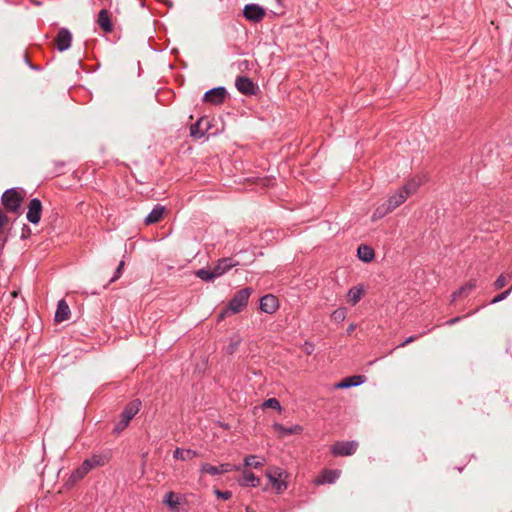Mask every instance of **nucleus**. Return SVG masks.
Wrapping results in <instances>:
<instances>
[{"mask_svg": "<svg viewBox=\"0 0 512 512\" xmlns=\"http://www.w3.org/2000/svg\"><path fill=\"white\" fill-rule=\"evenodd\" d=\"M251 293L252 289L248 287L236 292V294L230 300L227 308L219 314L218 319L223 320L229 314H236L241 312L247 306Z\"/></svg>", "mask_w": 512, "mask_h": 512, "instance_id": "nucleus-1", "label": "nucleus"}, {"mask_svg": "<svg viewBox=\"0 0 512 512\" xmlns=\"http://www.w3.org/2000/svg\"><path fill=\"white\" fill-rule=\"evenodd\" d=\"M105 460L101 456H93L90 459H86L79 468L72 472L66 485L68 487L73 486L79 480L84 478L94 467L104 465Z\"/></svg>", "mask_w": 512, "mask_h": 512, "instance_id": "nucleus-2", "label": "nucleus"}, {"mask_svg": "<svg viewBox=\"0 0 512 512\" xmlns=\"http://www.w3.org/2000/svg\"><path fill=\"white\" fill-rule=\"evenodd\" d=\"M266 476L276 493L280 494L287 489V473L283 469L272 467L266 471Z\"/></svg>", "mask_w": 512, "mask_h": 512, "instance_id": "nucleus-3", "label": "nucleus"}, {"mask_svg": "<svg viewBox=\"0 0 512 512\" xmlns=\"http://www.w3.org/2000/svg\"><path fill=\"white\" fill-rule=\"evenodd\" d=\"M241 466L234 465L231 463H222L219 466H214L209 463H203L200 467V472L202 474H209L212 476H216L219 474H224L232 471H240Z\"/></svg>", "mask_w": 512, "mask_h": 512, "instance_id": "nucleus-4", "label": "nucleus"}, {"mask_svg": "<svg viewBox=\"0 0 512 512\" xmlns=\"http://www.w3.org/2000/svg\"><path fill=\"white\" fill-rule=\"evenodd\" d=\"M22 197L16 189H8L2 195V203L10 212H16L21 203Z\"/></svg>", "mask_w": 512, "mask_h": 512, "instance_id": "nucleus-5", "label": "nucleus"}, {"mask_svg": "<svg viewBox=\"0 0 512 512\" xmlns=\"http://www.w3.org/2000/svg\"><path fill=\"white\" fill-rule=\"evenodd\" d=\"M243 15L249 21L259 22L265 17L266 12L265 9L258 4H247L244 6Z\"/></svg>", "mask_w": 512, "mask_h": 512, "instance_id": "nucleus-6", "label": "nucleus"}, {"mask_svg": "<svg viewBox=\"0 0 512 512\" xmlns=\"http://www.w3.org/2000/svg\"><path fill=\"white\" fill-rule=\"evenodd\" d=\"M141 402L139 400H133L124 409L121 414L120 424L122 428H126L132 418L139 412Z\"/></svg>", "mask_w": 512, "mask_h": 512, "instance_id": "nucleus-7", "label": "nucleus"}, {"mask_svg": "<svg viewBox=\"0 0 512 512\" xmlns=\"http://www.w3.org/2000/svg\"><path fill=\"white\" fill-rule=\"evenodd\" d=\"M341 475V471L338 469H324L319 476L315 479L316 485L333 484Z\"/></svg>", "mask_w": 512, "mask_h": 512, "instance_id": "nucleus-8", "label": "nucleus"}, {"mask_svg": "<svg viewBox=\"0 0 512 512\" xmlns=\"http://www.w3.org/2000/svg\"><path fill=\"white\" fill-rule=\"evenodd\" d=\"M56 47L63 52L70 48L72 43V34L67 28H61L55 38Z\"/></svg>", "mask_w": 512, "mask_h": 512, "instance_id": "nucleus-9", "label": "nucleus"}, {"mask_svg": "<svg viewBox=\"0 0 512 512\" xmlns=\"http://www.w3.org/2000/svg\"><path fill=\"white\" fill-rule=\"evenodd\" d=\"M227 95V91L224 87H216L210 89L204 94V101L211 104H221Z\"/></svg>", "mask_w": 512, "mask_h": 512, "instance_id": "nucleus-10", "label": "nucleus"}, {"mask_svg": "<svg viewBox=\"0 0 512 512\" xmlns=\"http://www.w3.org/2000/svg\"><path fill=\"white\" fill-rule=\"evenodd\" d=\"M42 204L37 198L30 200L28 205L27 219L33 224H37L41 219Z\"/></svg>", "mask_w": 512, "mask_h": 512, "instance_id": "nucleus-11", "label": "nucleus"}, {"mask_svg": "<svg viewBox=\"0 0 512 512\" xmlns=\"http://www.w3.org/2000/svg\"><path fill=\"white\" fill-rule=\"evenodd\" d=\"M238 265V262L235 261L233 258H222L218 260V262L213 267L214 273L216 277H220L227 273L231 268Z\"/></svg>", "mask_w": 512, "mask_h": 512, "instance_id": "nucleus-12", "label": "nucleus"}, {"mask_svg": "<svg viewBox=\"0 0 512 512\" xmlns=\"http://www.w3.org/2000/svg\"><path fill=\"white\" fill-rule=\"evenodd\" d=\"M209 119L200 118L197 122L191 125L190 135L194 138H201L209 130Z\"/></svg>", "mask_w": 512, "mask_h": 512, "instance_id": "nucleus-13", "label": "nucleus"}, {"mask_svg": "<svg viewBox=\"0 0 512 512\" xmlns=\"http://www.w3.org/2000/svg\"><path fill=\"white\" fill-rule=\"evenodd\" d=\"M272 427H273L274 431L277 432L278 437H280V438L288 436V435H293V434H301L303 431L302 426L297 425V424L292 425L290 427H285L282 424L275 422Z\"/></svg>", "mask_w": 512, "mask_h": 512, "instance_id": "nucleus-14", "label": "nucleus"}, {"mask_svg": "<svg viewBox=\"0 0 512 512\" xmlns=\"http://www.w3.org/2000/svg\"><path fill=\"white\" fill-rule=\"evenodd\" d=\"M242 471V476L238 479V483L242 487H257L260 485V478L257 477L253 472L248 470Z\"/></svg>", "mask_w": 512, "mask_h": 512, "instance_id": "nucleus-15", "label": "nucleus"}, {"mask_svg": "<svg viewBox=\"0 0 512 512\" xmlns=\"http://www.w3.org/2000/svg\"><path fill=\"white\" fill-rule=\"evenodd\" d=\"M278 308V299L271 294L265 295L260 300V309L265 312L272 314Z\"/></svg>", "mask_w": 512, "mask_h": 512, "instance_id": "nucleus-16", "label": "nucleus"}, {"mask_svg": "<svg viewBox=\"0 0 512 512\" xmlns=\"http://www.w3.org/2000/svg\"><path fill=\"white\" fill-rule=\"evenodd\" d=\"M236 88L244 95H252L255 93L254 83L247 77L241 76L236 79Z\"/></svg>", "mask_w": 512, "mask_h": 512, "instance_id": "nucleus-17", "label": "nucleus"}, {"mask_svg": "<svg viewBox=\"0 0 512 512\" xmlns=\"http://www.w3.org/2000/svg\"><path fill=\"white\" fill-rule=\"evenodd\" d=\"M356 256L360 261L370 263L375 258V251L367 244H360L357 247Z\"/></svg>", "mask_w": 512, "mask_h": 512, "instance_id": "nucleus-18", "label": "nucleus"}, {"mask_svg": "<svg viewBox=\"0 0 512 512\" xmlns=\"http://www.w3.org/2000/svg\"><path fill=\"white\" fill-rule=\"evenodd\" d=\"M331 453L334 456H348L352 454V443L351 442H336L331 446Z\"/></svg>", "mask_w": 512, "mask_h": 512, "instance_id": "nucleus-19", "label": "nucleus"}, {"mask_svg": "<svg viewBox=\"0 0 512 512\" xmlns=\"http://www.w3.org/2000/svg\"><path fill=\"white\" fill-rule=\"evenodd\" d=\"M70 316V308L65 300H60L57 304V309L55 312V321L63 322L69 319Z\"/></svg>", "mask_w": 512, "mask_h": 512, "instance_id": "nucleus-20", "label": "nucleus"}, {"mask_svg": "<svg viewBox=\"0 0 512 512\" xmlns=\"http://www.w3.org/2000/svg\"><path fill=\"white\" fill-rule=\"evenodd\" d=\"M422 180L418 178H412L408 180L401 188H399L404 195L408 198L409 196L415 194L418 188L421 186Z\"/></svg>", "mask_w": 512, "mask_h": 512, "instance_id": "nucleus-21", "label": "nucleus"}, {"mask_svg": "<svg viewBox=\"0 0 512 512\" xmlns=\"http://www.w3.org/2000/svg\"><path fill=\"white\" fill-rule=\"evenodd\" d=\"M165 212V208L161 205H156L152 211L146 216L145 218V224L151 225L158 223Z\"/></svg>", "mask_w": 512, "mask_h": 512, "instance_id": "nucleus-22", "label": "nucleus"}, {"mask_svg": "<svg viewBox=\"0 0 512 512\" xmlns=\"http://www.w3.org/2000/svg\"><path fill=\"white\" fill-rule=\"evenodd\" d=\"M163 502L168 506L169 510L172 512H181L179 509L180 504V496L174 492H168Z\"/></svg>", "mask_w": 512, "mask_h": 512, "instance_id": "nucleus-23", "label": "nucleus"}, {"mask_svg": "<svg viewBox=\"0 0 512 512\" xmlns=\"http://www.w3.org/2000/svg\"><path fill=\"white\" fill-rule=\"evenodd\" d=\"M97 23L105 32H111L113 29L109 12L106 9L99 12Z\"/></svg>", "mask_w": 512, "mask_h": 512, "instance_id": "nucleus-24", "label": "nucleus"}, {"mask_svg": "<svg viewBox=\"0 0 512 512\" xmlns=\"http://www.w3.org/2000/svg\"><path fill=\"white\" fill-rule=\"evenodd\" d=\"M406 199L407 197L404 195V193L400 189H398L387 199L386 202L394 211L397 207L403 204L406 201Z\"/></svg>", "mask_w": 512, "mask_h": 512, "instance_id": "nucleus-25", "label": "nucleus"}, {"mask_svg": "<svg viewBox=\"0 0 512 512\" xmlns=\"http://www.w3.org/2000/svg\"><path fill=\"white\" fill-rule=\"evenodd\" d=\"M476 287V280H471L461 286L457 291L452 294V301H455L458 297L462 295H467Z\"/></svg>", "mask_w": 512, "mask_h": 512, "instance_id": "nucleus-26", "label": "nucleus"}, {"mask_svg": "<svg viewBox=\"0 0 512 512\" xmlns=\"http://www.w3.org/2000/svg\"><path fill=\"white\" fill-rule=\"evenodd\" d=\"M197 455V453L193 450H190V449H181V448H177L174 453H173V457L175 459H180V460H183V461H186V460H191L193 459L195 456Z\"/></svg>", "mask_w": 512, "mask_h": 512, "instance_id": "nucleus-27", "label": "nucleus"}, {"mask_svg": "<svg viewBox=\"0 0 512 512\" xmlns=\"http://www.w3.org/2000/svg\"><path fill=\"white\" fill-rule=\"evenodd\" d=\"M393 210L391 209V207L387 204V202L379 205L375 211L373 212V215H372V219L373 220H378V219H381L383 217H385L386 215H388L389 213H391Z\"/></svg>", "mask_w": 512, "mask_h": 512, "instance_id": "nucleus-28", "label": "nucleus"}, {"mask_svg": "<svg viewBox=\"0 0 512 512\" xmlns=\"http://www.w3.org/2000/svg\"><path fill=\"white\" fill-rule=\"evenodd\" d=\"M196 276L203 281H212L217 278L214 273L213 268L212 269H199L196 272Z\"/></svg>", "mask_w": 512, "mask_h": 512, "instance_id": "nucleus-29", "label": "nucleus"}, {"mask_svg": "<svg viewBox=\"0 0 512 512\" xmlns=\"http://www.w3.org/2000/svg\"><path fill=\"white\" fill-rule=\"evenodd\" d=\"M242 338L239 334H234L229 339V345L227 346V353L232 354L236 351L240 345Z\"/></svg>", "mask_w": 512, "mask_h": 512, "instance_id": "nucleus-30", "label": "nucleus"}, {"mask_svg": "<svg viewBox=\"0 0 512 512\" xmlns=\"http://www.w3.org/2000/svg\"><path fill=\"white\" fill-rule=\"evenodd\" d=\"M264 462L257 460V456L248 455L244 458V465L247 467H253L255 469L261 468Z\"/></svg>", "mask_w": 512, "mask_h": 512, "instance_id": "nucleus-31", "label": "nucleus"}, {"mask_svg": "<svg viewBox=\"0 0 512 512\" xmlns=\"http://www.w3.org/2000/svg\"><path fill=\"white\" fill-rule=\"evenodd\" d=\"M262 408H264V409L271 408V409H276L278 411L282 410L280 402L276 398H269V399L265 400L262 404Z\"/></svg>", "mask_w": 512, "mask_h": 512, "instance_id": "nucleus-32", "label": "nucleus"}, {"mask_svg": "<svg viewBox=\"0 0 512 512\" xmlns=\"http://www.w3.org/2000/svg\"><path fill=\"white\" fill-rule=\"evenodd\" d=\"M347 310L344 308H340L335 310L331 317L336 323H341L346 318Z\"/></svg>", "mask_w": 512, "mask_h": 512, "instance_id": "nucleus-33", "label": "nucleus"}, {"mask_svg": "<svg viewBox=\"0 0 512 512\" xmlns=\"http://www.w3.org/2000/svg\"><path fill=\"white\" fill-rule=\"evenodd\" d=\"M511 292H512V286H511L509 289H507V290L503 291L502 293H500V294L496 295V296H495V297L490 301V304H497V303H499V302H501V301L505 300V299H506V298L511 294Z\"/></svg>", "mask_w": 512, "mask_h": 512, "instance_id": "nucleus-34", "label": "nucleus"}, {"mask_svg": "<svg viewBox=\"0 0 512 512\" xmlns=\"http://www.w3.org/2000/svg\"><path fill=\"white\" fill-rule=\"evenodd\" d=\"M350 387H352V376H348L343 381L335 383L333 385L334 389H344Z\"/></svg>", "mask_w": 512, "mask_h": 512, "instance_id": "nucleus-35", "label": "nucleus"}, {"mask_svg": "<svg viewBox=\"0 0 512 512\" xmlns=\"http://www.w3.org/2000/svg\"><path fill=\"white\" fill-rule=\"evenodd\" d=\"M215 495L222 500H229L232 497V492L230 491H221L218 489L214 490Z\"/></svg>", "mask_w": 512, "mask_h": 512, "instance_id": "nucleus-36", "label": "nucleus"}, {"mask_svg": "<svg viewBox=\"0 0 512 512\" xmlns=\"http://www.w3.org/2000/svg\"><path fill=\"white\" fill-rule=\"evenodd\" d=\"M506 282H507V281H506V277H505L503 274H501V275H500V276L495 280V282H494V288H495V289H497V290H498V289H501V288H503V287L506 285Z\"/></svg>", "mask_w": 512, "mask_h": 512, "instance_id": "nucleus-37", "label": "nucleus"}, {"mask_svg": "<svg viewBox=\"0 0 512 512\" xmlns=\"http://www.w3.org/2000/svg\"><path fill=\"white\" fill-rule=\"evenodd\" d=\"M363 293V286L354 287V305L361 299Z\"/></svg>", "mask_w": 512, "mask_h": 512, "instance_id": "nucleus-38", "label": "nucleus"}, {"mask_svg": "<svg viewBox=\"0 0 512 512\" xmlns=\"http://www.w3.org/2000/svg\"><path fill=\"white\" fill-rule=\"evenodd\" d=\"M124 268V261H121L115 271V274L114 276L111 278L110 282H114L116 281L117 279L120 278L121 274H122V270Z\"/></svg>", "mask_w": 512, "mask_h": 512, "instance_id": "nucleus-39", "label": "nucleus"}, {"mask_svg": "<svg viewBox=\"0 0 512 512\" xmlns=\"http://www.w3.org/2000/svg\"><path fill=\"white\" fill-rule=\"evenodd\" d=\"M465 316H456L454 318H451L449 320H447L444 325L446 326H453L457 323H459Z\"/></svg>", "mask_w": 512, "mask_h": 512, "instance_id": "nucleus-40", "label": "nucleus"}, {"mask_svg": "<svg viewBox=\"0 0 512 512\" xmlns=\"http://www.w3.org/2000/svg\"><path fill=\"white\" fill-rule=\"evenodd\" d=\"M366 377L364 375H354V387L365 383Z\"/></svg>", "mask_w": 512, "mask_h": 512, "instance_id": "nucleus-41", "label": "nucleus"}, {"mask_svg": "<svg viewBox=\"0 0 512 512\" xmlns=\"http://www.w3.org/2000/svg\"><path fill=\"white\" fill-rule=\"evenodd\" d=\"M303 349L307 354H311L314 350V347L311 343L306 342Z\"/></svg>", "mask_w": 512, "mask_h": 512, "instance_id": "nucleus-42", "label": "nucleus"}, {"mask_svg": "<svg viewBox=\"0 0 512 512\" xmlns=\"http://www.w3.org/2000/svg\"><path fill=\"white\" fill-rule=\"evenodd\" d=\"M418 337H419V336H410V337H408L404 342H402L399 346H400V347H403V346H405V345H407V344H409V343H411V342L415 341L416 339H418Z\"/></svg>", "mask_w": 512, "mask_h": 512, "instance_id": "nucleus-43", "label": "nucleus"}, {"mask_svg": "<svg viewBox=\"0 0 512 512\" xmlns=\"http://www.w3.org/2000/svg\"><path fill=\"white\" fill-rule=\"evenodd\" d=\"M6 220L7 217L0 211V231L2 230Z\"/></svg>", "mask_w": 512, "mask_h": 512, "instance_id": "nucleus-44", "label": "nucleus"}, {"mask_svg": "<svg viewBox=\"0 0 512 512\" xmlns=\"http://www.w3.org/2000/svg\"><path fill=\"white\" fill-rule=\"evenodd\" d=\"M115 429H116L117 431H121V430H123L124 428H122V424H120V422H119V423L116 425Z\"/></svg>", "mask_w": 512, "mask_h": 512, "instance_id": "nucleus-45", "label": "nucleus"}, {"mask_svg": "<svg viewBox=\"0 0 512 512\" xmlns=\"http://www.w3.org/2000/svg\"><path fill=\"white\" fill-rule=\"evenodd\" d=\"M350 330H352V324H350L347 328V331L349 332Z\"/></svg>", "mask_w": 512, "mask_h": 512, "instance_id": "nucleus-46", "label": "nucleus"}, {"mask_svg": "<svg viewBox=\"0 0 512 512\" xmlns=\"http://www.w3.org/2000/svg\"><path fill=\"white\" fill-rule=\"evenodd\" d=\"M352 293V289H349L347 295L349 296Z\"/></svg>", "mask_w": 512, "mask_h": 512, "instance_id": "nucleus-47", "label": "nucleus"}, {"mask_svg": "<svg viewBox=\"0 0 512 512\" xmlns=\"http://www.w3.org/2000/svg\"><path fill=\"white\" fill-rule=\"evenodd\" d=\"M353 445H354V450L356 449V446H357V443L354 441L353 442Z\"/></svg>", "mask_w": 512, "mask_h": 512, "instance_id": "nucleus-48", "label": "nucleus"}]
</instances>
